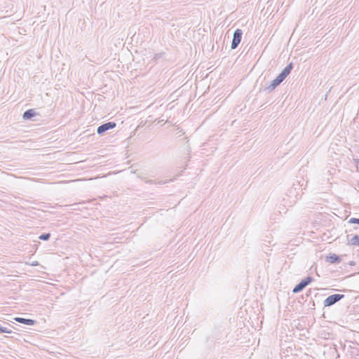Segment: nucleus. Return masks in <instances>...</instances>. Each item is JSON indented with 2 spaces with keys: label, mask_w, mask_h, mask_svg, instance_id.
Returning <instances> with one entry per match:
<instances>
[{
  "label": "nucleus",
  "mask_w": 359,
  "mask_h": 359,
  "mask_svg": "<svg viewBox=\"0 0 359 359\" xmlns=\"http://www.w3.org/2000/svg\"><path fill=\"white\" fill-rule=\"evenodd\" d=\"M344 298V294H334L327 297L323 302L324 306H331Z\"/></svg>",
  "instance_id": "nucleus-1"
},
{
  "label": "nucleus",
  "mask_w": 359,
  "mask_h": 359,
  "mask_svg": "<svg viewBox=\"0 0 359 359\" xmlns=\"http://www.w3.org/2000/svg\"><path fill=\"white\" fill-rule=\"evenodd\" d=\"M243 32L240 29L235 30L231 42V49H236L241 41Z\"/></svg>",
  "instance_id": "nucleus-3"
},
{
  "label": "nucleus",
  "mask_w": 359,
  "mask_h": 359,
  "mask_svg": "<svg viewBox=\"0 0 359 359\" xmlns=\"http://www.w3.org/2000/svg\"><path fill=\"white\" fill-rule=\"evenodd\" d=\"M271 83L273 84L276 87L280 84V83L276 79H273L271 81Z\"/></svg>",
  "instance_id": "nucleus-16"
},
{
  "label": "nucleus",
  "mask_w": 359,
  "mask_h": 359,
  "mask_svg": "<svg viewBox=\"0 0 359 359\" xmlns=\"http://www.w3.org/2000/svg\"><path fill=\"white\" fill-rule=\"evenodd\" d=\"M15 320L20 323H22V324L27 325H34L35 324V320H34L32 319L17 317L15 318Z\"/></svg>",
  "instance_id": "nucleus-8"
},
{
  "label": "nucleus",
  "mask_w": 359,
  "mask_h": 359,
  "mask_svg": "<svg viewBox=\"0 0 359 359\" xmlns=\"http://www.w3.org/2000/svg\"><path fill=\"white\" fill-rule=\"evenodd\" d=\"M137 176L138 178L143 180L146 184H165L168 183V181H162V180L156 182L155 180H148L140 175H137Z\"/></svg>",
  "instance_id": "nucleus-7"
},
{
  "label": "nucleus",
  "mask_w": 359,
  "mask_h": 359,
  "mask_svg": "<svg viewBox=\"0 0 359 359\" xmlns=\"http://www.w3.org/2000/svg\"><path fill=\"white\" fill-rule=\"evenodd\" d=\"M116 126V123L111 121L103 123L97 128V133L99 135H103L106 131L114 128Z\"/></svg>",
  "instance_id": "nucleus-4"
},
{
  "label": "nucleus",
  "mask_w": 359,
  "mask_h": 359,
  "mask_svg": "<svg viewBox=\"0 0 359 359\" xmlns=\"http://www.w3.org/2000/svg\"><path fill=\"white\" fill-rule=\"evenodd\" d=\"M358 164L359 165V158L358 159V161H357Z\"/></svg>",
  "instance_id": "nucleus-17"
},
{
  "label": "nucleus",
  "mask_w": 359,
  "mask_h": 359,
  "mask_svg": "<svg viewBox=\"0 0 359 359\" xmlns=\"http://www.w3.org/2000/svg\"><path fill=\"white\" fill-rule=\"evenodd\" d=\"M0 332L1 333H11V331L5 327L0 326Z\"/></svg>",
  "instance_id": "nucleus-14"
},
{
  "label": "nucleus",
  "mask_w": 359,
  "mask_h": 359,
  "mask_svg": "<svg viewBox=\"0 0 359 359\" xmlns=\"http://www.w3.org/2000/svg\"><path fill=\"white\" fill-rule=\"evenodd\" d=\"M313 278L311 276H307L306 278L302 279L296 286L293 288L292 292L294 293H298L303 290L309 284H310L313 281Z\"/></svg>",
  "instance_id": "nucleus-2"
},
{
  "label": "nucleus",
  "mask_w": 359,
  "mask_h": 359,
  "mask_svg": "<svg viewBox=\"0 0 359 359\" xmlns=\"http://www.w3.org/2000/svg\"><path fill=\"white\" fill-rule=\"evenodd\" d=\"M280 83L285 79V77L283 76L280 73L276 78Z\"/></svg>",
  "instance_id": "nucleus-15"
},
{
  "label": "nucleus",
  "mask_w": 359,
  "mask_h": 359,
  "mask_svg": "<svg viewBox=\"0 0 359 359\" xmlns=\"http://www.w3.org/2000/svg\"><path fill=\"white\" fill-rule=\"evenodd\" d=\"M293 68V64L290 62L280 72V74L285 78L290 74Z\"/></svg>",
  "instance_id": "nucleus-10"
},
{
  "label": "nucleus",
  "mask_w": 359,
  "mask_h": 359,
  "mask_svg": "<svg viewBox=\"0 0 359 359\" xmlns=\"http://www.w3.org/2000/svg\"><path fill=\"white\" fill-rule=\"evenodd\" d=\"M347 244L348 245L359 247V235H347Z\"/></svg>",
  "instance_id": "nucleus-5"
},
{
  "label": "nucleus",
  "mask_w": 359,
  "mask_h": 359,
  "mask_svg": "<svg viewBox=\"0 0 359 359\" xmlns=\"http://www.w3.org/2000/svg\"><path fill=\"white\" fill-rule=\"evenodd\" d=\"M276 88V86H275L273 84L271 83L268 86L265 88V90L271 92L273 91Z\"/></svg>",
  "instance_id": "nucleus-12"
},
{
  "label": "nucleus",
  "mask_w": 359,
  "mask_h": 359,
  "mask_svg": "<svg viewBox=\"0 0 359 359\" xmlns=\"http://www.w3.org/2000/svg\"><path fill=\"white\" fill-rule=\"evenodd\" d=\"M36 115L35 111L32 109H28L23 113L22 118L25 120L31 119Z\"/></svg>",
  "instance_id": "nucleus-9"
},
{
  "label": "nucleus",
  "mask_w": 359,
  "mask_h": 359,
  "mask_svg": "<svg viewBox=\"0 0 359 359\" xmlns=\"http://www.w3.org/2000/svg\"><path fill=\"white\" fill-rule=\"evenodd\" d=\"M341 261V259L339 256L336 254H330L329 256L326 257V262H330L331 264H339Z\"/></svg>",
  "instance_id": "nucleus-6"
},
{
  "label": "nucleus",
  "mask_w": 359,
  "mask_h": 359,
  "mask_svg": "<svg viewBox=\"0 0 359 359\" xmlns=\"http://www.w3.org/2000/svg\"><path fill=\"white\" fill-rule=\"evenodd\" d=\"M50 237V233H42L41 235H40L39 238L42 241H48V240H49Z\"/></svg>",
  "instance_id": "nucleus-11"
},
{
  "label": "nucleus",
  "mask_w": 359,
  "mask_h": 359,
  "mask_svg": "<svg viewBox=\"0 0 359 359\" xmlns=\"http://www.w3.org/2000/svg\"><path fill=\"white\" fill-rule=\"evenodd\" d=\"M348 222L351 224H359V218L352 217L349 219Z\"/></svg>",
  "instance_id": "nucleus-13"
}]
</instances>
